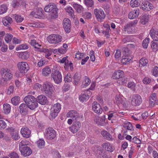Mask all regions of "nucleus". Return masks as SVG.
I'll return each instance as SVG.
<instances>
[{
  "mask_svg": "<svg viewBox=\"0 0 158 158\" xmlns=\"http://www.w3.org/2000/svg\"><path fill=\"white\" fill-rule=\"evenodd\" d=\"M150 35L152 39L155 41H158V30L152 28L150 32Z\"/></svg>",
  "mask_w": 158,
  "mask_h": 158,
  "instance_id": "obj_20",
  "label": "nucleus"
},
{
  "mask_svg": "<svg viewBox=\"0 0 158 158\" xmlns=\"http://www.w3.org/2000/svg\"><path fill=\"white\" fill-rule=\"evenodd\" d=\"M151 47L153 51L156 52L158 50V43L155 42H152Z\"/></svg>",
  "mask_w": 158,
  "mask_h": 158,
  "instance_id": "obj_48",
  "label": "nucleus"
},
{
  "mask_svg": "<svg viewBox=\"0 0 158 158\" xmlns=\"http://www.w3.org/2000/svg\"><path fill=\"white\" fill-rule=\"evenodd\" d=\"M44 136L47 139H54L56 136V132L52 128H47L44 131Z\"/></svg>",
  "mask_w": 158,
  "mask_h": 158,
  "instance_id": "obj_6",
  "label": "nucleus"
},
{
  "mask_svg": "<svg viewBox=\"0 0 158 158\" xmlns=\"http://www.w3.org/2000/svg\"><path fill=\"white\" fill-rule=\"evenodd\" d=\"M22 0H13L11 4V5L14 8H16L20 5L19 2Z\"/></svg>",
  "mask_w": 158,
  "mask_h": 158,
  "instance_id": "obj_57",
  "label": "nucleus"
},
{
  "mask_svg": "<svg viewBox=\"0 0 158 158\" xmlns=\"http://www.w3.org/2000/svg\"><path fill=\"white\" fill-rule=\"evenodd\" d=\"M17 66L20 73H25L29 69L28 64L27 62H19L17 64Z\"/></svg>",
  "mask_w": 158,
  "mask_h": 158,
  "instance_id": "obj_10",
  "label": "nucleus"
},
{
  "mask_svg": "<svg viewBox=\"0 0 158 158\" xmlns=\"http://www.w3.org/2000/svg\"><path fill=\"white\" fill-rule=\"evenodd\" d=\"M54 87L50 82H45L43 84L41 90L44 92L49 97H50L52 94Z\"/></svg>",
  "mask_w": 158,
  "mask_h": 158,
  "instance_id": "obj_5",
  "label": "nucleus"
},
{
  "mask_svg": "<svg viewBox=\"0 0 158 158\" xmlns=\"http://www.w3.org/2000/svg\"><path fill=\"white\" fill-rule=\"evenodd\" d=\"M148 60L145 58H141L139 60V66L141 67L147 66L148 63Z\"/></svg>",
  "mask_w": 158,
  "mask_h": 158,
  "instance_id": "obj_34",
  "label": "nucleus"
},
{
  "mask_svg": "<svg viewBox=\"0 0 158 158\" xmlns=\"http://www.w3.org/2000/svg\"><path fill=\"white\" fill-rule=\"evenodd\" d=\"M44 11L50 13L52 17L56 18L57 15V10L56 5L54 3H49L44 8Z\"/></svg>",
  "mask_w": 158,
  "mask_h": 158,
  "instance_id": "obj_4",
  "label": "nucleus"
},
{
  "mask_svg": "<svg viewBox=\"0 0 158 158\" xmlns=\"http://www.w3.org/2000/svg\"><path fill=\"white\" fill-rule=\"evenodd\" d=\"M123 31L128 34H132L135 32V27H133L129 23L124 26Z\"/></svg>",
  "mask_w": 158,
  "mask_h": 158,
  "instance_id": "obj_19",
  "label": "nucleus"
},
{
  "mask_svg": "<svg viewBox=\"0 0 158 158\" xmlns=\"http://www.w3.org/2000/svg\"><path fill=\"white\" fill-rule=\"evenodd\" d=\"M3 110L5 114H7L10 112L11 107L10 105L6 103L3 105Z\"/></svg>",
  "mask_w": 158,
  "mask_h": 158,
  "instance_id": "obj_42",
  "label": "nucleus"
},
{
  "mask_svg": "<svg viewBox=\"0 0 158 158\" xmlns=\"http://www.w3.org/2000/svg\"><path fill=\"white\" fill-rule=\"evenodd\" d=\"M91 95V92L89 90H87L80 95L79 99L80 101L83 102L88 100Z\"/></svg>",
  "mask_w": 158,
  "mask_h": 158,
  "instance_id": "obj_12",
  "label": "nucleus"
},
{
  "mask_svg": "<svg viewBox=\"0 0 158 158\" xmlns=\"http://www.w3.org/2000/svg\"><path fill=\"white\" fill-rule=\"evenodd\" d=\"M141 0H131L130 5L132 7H137L140 4Z\"/></svg>",
  "mask_w": 158,
  "mask_h": 158,
  "instance_id": "obj_38",
  "label": "nucleus"
},
{
  "mask_svg": "<svg viewBox=\"0 0 158 158\" xmlns=\"http://www.w3.org/2000/svg\"><path fill=\"white\" fill-rule=\"evenodd\" d=\"M140 22L143 25L146 24L148 21L149 16L148 15H144L141 18Z\"/></svg>",
  "mask_w": 158,
  "mask_h": 158,
  "instance_id": "obj_36",
  "label": "nucleus"
},
{
  "mask_svg": "<svg viewBox=\"0 0 158 158\" xmlns=\"http://www.w3.org/2000/svg\"><path fill=\"white\" fill-rule=\"evenodd\" d=\"M51 109L53 110L54 111V110L59 113L61 109V106L60 103H57L54 104Z\"/></svg>",
  "mask_w": 158,
  "mask_h": 158,
  "instance_id": "obj_44",
  "label": "nucleus"
},
{
  "mask_svg": "<svg viewBox=\"0 0 158 158\" xmlns=\"http://www.w3.org/2000/svg\"><path fill=\"white\" fill-rule=\"evenodd\" d=\"M81 127V123L79 122H76L73 123L72 126L69 129L72 132L75 133L78 131Z\"/></svg>",
  "mask_w": 158,
  "mask_h": 158,
  "instance_id": "obj_18",
  "label": "nucleus"
},
{
  "mask_svg": "<svg viewBox=\"0 0 158 158\" xmlns=\"http://www.w3.org/2000/svg\"><path fill=\"white\" fill-rule=\"evenodd\" d=\"M63 25L65 31L67 33H69L71 30V27L70 20L67 18L64 19L63 21Z\"/></svg>",
  "mask_w": 158,
  "mask_h": 158,
  "instance_id": "obj_14",
  "label": "nucleus"
},
{
  "mask_svg": "<svg viewBox=\"0 0 158 158\" xmlns=\"http://www.w3.org/2000/svg\"><path fill=\"white\" fill-rule=\"evenodd\" d=\"M13 16L14 18L15 19L17 23H21L24 19L20 15L15 14L13 15Z\"/></svg>",
  "mask_w": 158,
  "mask_h": 158,
  "instance_id": "obj_49",
  "label": "nucleus"
},
{
  "mask_svg": "<svg viewBox=\"0 0 158 158\" xmlns=\"http://www.w3.org/2000/svg\"><path fill=\"white\" fill-rule=\"evenodd\" d=\"M37 147L41 148L44 147L45 145V142L43 139H39L36 142Z\"/></svg>",
  "mask_w": 158,
  "mask_h": 158,
  "instance_id": "obj_39",
  "label": "nucleus"
},
{
  "mask_svg": "<svg viewBox=\"0 0 158 158\" xmlns=\"http://www.w3.org/2000/svg\"><path fill=\"white\" fill-rule=\"evenodd\" d=\"M51 77L52 78L55 83L56 84H59L62 81V76L59 71L58 67L56 65H55L52 70Z\"/></svg>",
  "mask_w": 158,
  "mask_h": 158,
  "instance_id": "obj_1",
  "label": "nucleus"
},
{
  "mask_svg": "<svg viewBox=\"0 0 158 158\" xmlns=\"http://www.w3.org/2000/svg\"><path fill=\"white\" fill-rule=\"evenodd\" d=\"M38 51L41 52H44L45 53V57L48 59H50V56L51 54L52 51L51 50H49L45 48H40Z\"/></svg>",
  "mask_w": 158,
  "mask_h": 158,
  "instance_id": "obj_32",
  "label": "nucleus"
},
{
  "mask_svg": "<svg viewBox=\"0 0 158 158\" xmlns=\"http://www.w3.org/2000/svg\"><path fill=\"white\" fill-rule=\"evenodd\" d=\"M123 71L121 70L115 71L113 73L112 77L114 79H119L122 78L123 75Z\"/></svg>",
  "mask_w": 158,
  "mask_h": 158,
  "instance_id": "obj_21",
  "label": "nucleus"
},
{
  "mask_svg": "<svg viewBox=\"0 0 158 158\" xmlns=\"http://www.w3.org/2000/svg\"><path fill=\"white\" fill-rule=\"evenodd\" d=\"M14 90V87L12 85L10 86L6 92V94L8 95H10L12 94Z\"/></svg>",
  "mask_w": 158,
  "mask_h": 158,
  "instance_id": "obj_63",
  "label": "nucleus"
},
{
  "mask_svg": "<svg viewBox=\"0 0 158 158\" xmlns=\"http://www.w3.org/2000/svg\"><path fill=\"white\" fill-rule=\"evenodd\" d=\"M21 133L24 137L28 138L31 134L30 130L27 127H23L21 130Z\"/></svg>",
  "mask_w": 158,
  "mask_h": 158,
  "instance_id": "obj_23",
  "label": "nucleus"
},
{
  "mask_svg": "<svg viewBox=\"0 0 158 158\" xmlns=\"http://www.w3.org/2000/svg\"><path fill=\"white\" fill-rule=\"evenodd\" d=\"M114 100L118 105L125 104L126 99L120 94H117L114 98Z\"/></svg>",
  "mask_w": 158,
  "mask_h": 158,
  "instance_id": "obj_13",
  "label": "nucleus"
},
{
  "mask_svg": "<svg viewBox=\"0 0 158 158\" xmlns=\"http://www.w3.org/2000/svg\"><path fill=\"white\" fill-rule=\"evenodd\" d=\"M51 73V70L50 67L47 66L43 68L42 71V75L45 77L48 76Z\"/></svg>",
  "mask_w": 158,
  "mask_h": 158,
  "instance_id": "obj_30",
  "label": "nucleus"
},
{
  "mask_svg": "<svg viewBox=\"0 0 158 158\" xmlns=\"http://www.w3.org/2000/svg\"><path fill=\"white\" fill-rule=\"evenodd\" d=\"M64 81L65 82H71L72 81V76L70 73H68L64 77Z\"/></svg>",
  "mask_w": 158,
  "mask_h": 158,
  "instance_id": "obj_54",
  "label": "nucleus"
},
{
  "mask_svg": "<svg viewBox=\"0 0 158 158\" xmlns=\"http://www.w3.org/2000/svg\"><path fill=\"white\" fill-rule=\"evenodd\" d=\"M141 96L138 94H134L131 97V103L133 106H138L142 103Z\"/></svg>",
  "mask_w": 158,
  "mask_h": 158,
  "instance_id": "obj_9",
  "label": "nucleus"
},
{
  "mask_svg": "<svg viewBox=\"0 0 158 158\" xmlns=\"http://www.w3.org/2000/svg\"><path fill=\"white\" fill-rule=\"evenodd\" d=\"M149 38H146L143 41L142 46L144 48H147L148 44L149 42Z\"/></svg>",
  "mask_w": 158,
  "mask_h": 158,
  "instance_id": "obj_58",
  "label": "nucleus"
},
{
  "mask_svg": "<svg viewBox=\"0 0 158 158\" xmlns=\"http://www.w3.org/2000/svg\"><path fill=\"white\" fill-rule=\"evenodd\" d=\"M48 42L52 44H57L62 41V37L56 34H51L47 38Z\"/></svg>",
  "mask_w": 158,
  "mask_h": 158,
  "instance_id": "obj_7",
  "label": "nucleus"
},
{
  "mask_svg": "<svg viewBox=\"0 0 158 158\" xmlns=\"http://www.w3.org/2000/svg\"><path fill=\"white\" fill-rule=\"evenodd\" d=\"M106 118L105 116L102 117H98L95 120L96 123L98 125L103 126L105 125L106 122L105 120Z\"/></svg>",
  "mask_w": 158,
  "mask_h": 158,
  "instance_id": "obj_24",
  "label": "nucleus"
},
{
  "mask_svg": "<svg viewBox=\"0 0 158 158\" xmlns=\"http://www.w3.org/2000/svg\"><path fill=\"white\" fill-rule=\"evenodd\" d=\"M92 110L95 113L101 114L102 112V109L99 104L96 102H94L92 105Z\"/></svg>",
  "mask_w": 158,
  "mask_h": 158,
  "instance_id": "obj_16",
  "label": "nucleus"
},
{
  "mask_svg": "<svg viewBox=\"0 0 158 158\" xmlns=\"http://www.w3.org/2000/svg\"><path fill=\"white\" fill-rule=\"evenodd\" d=\"M38 102L40 104L45 105L47 102V98L45 96L41 95L38 96L37 98Z\"/></svg>",
  "mask_w": 158,
  "mask_h": 158,
  "instance_id": "obj_27",
  "label": "nucleus"
},
{
  "mask_svg": "<svg viewBox=\"0 0 158 158\" xmlns=\"http://www.w3.org/2000/svg\"><path fill=\"white\" fill-rule=\"evenodd\" d=\"M28 42L32 46L34 47L35 48L38 49V51L39 50L41 46V45L39 44L36 40L34 39H31Z\"/></svg>",
  "mask_w": 158,
  "mask_h": 158,
  "instance_id": "obj_35",
  "label": "nucleus"
},
{
  "mask_svg": "<svg viewBox=\"0 0 158 158\" xmlns=\"http://www.w3.org/2000/svg\"><path fill=\"white\" fill-rule=\"evenodd\" d=\"M152 75L156 77H158V67L157 66L155 67L152 72Z\"/></svg>",
  "mask_w": 158,
  "mask_h": 158,
  "instance_id": "obj_61",
  "label": "nucleus"
},
{
  "mask_svg": "<svg viewBox=\"0 0 158 158\" xmlns=\"http://www.w3.org/2000/svg\"><path fill=\"white\" fill-rule=\"evenodd\" d=\"M102 147L105 150L110 152H112L114 150L112 145L108 142L103 143L102 145Z\"/></svg>",
  "mask_w": 158,
  "mask_h": 158,
  "instance_id": "obj_28",
  "label": "nucleus"
},
{
  "mask_svg": "<svg viewBox=\"0 0 158 158\" xmlns=\"http://www.w3.org/2000/svg\"><path fill=\"white\" fill-rule=\"evenodd\" d=\"M19 150L22 155L25 156L30 155L32 152L31 148L27 146H25L23 148H20Z\"/></svg>",
  "mask_w": 158,
  "mask_h": 158,
  "instance_id": "obj_17",
  "label": "nucleus"
},
{
  "mask_svg": "<svg viewBox=\"0 0 158 158\" xmlns=\"http://www.w3.org/2000/svg\"><path fill=\"white\" fill-rule=\"evenodd\" d=\"M7 7L6 5L2 4L0 5V15L5 13L7 11Z\"/></svg>",
  "mask_w": 158,
  "mask_h": 158,
  "instance_id": "obj_45",
  "label": "nucleus"
},
{
  "mask_svg": "<svg viewBox=\"0 0 158 158\" xmlns=\"http://www.w3.org/2000/svg\"><path fill=\"white\" fill-rule=\"evenodd\" d=\"M135 86L136 84L134 82H129L127 85V87L133 90H135Z\"/></svg>",
  "mask_w": 158,
  "mask_h": 158,
  "instance_id": "obj_52",
  "label": "nucleus"
},
{
  "mask_svg": "<svg viewBox=\"0 0 158 158\" xmlns=\"http://www.w3.org/2000/svg\"><path fill=\"white\" fill-rule=\"evenodd\" d=\"M28 143L29 142L26 140H22L19 144V149L20 150V148H23L24 147L23 146L28 144Z\"/></svg>",
  "mask_w": 158,
  "mask_h": 158,
  "instance_id": "obj_60",
  "label": "nucleus"
},
{
  "mask_svg": "<svg viewBox=\"0 0 158 158\" xmlns=\"http://www.w3.org/2000/svg\"><path fill=\"white\" fill-rule=\"evenodd\" d=\"M31 15L36 18L39 19L41 18L43 15L42 11L41 9L40 10L39 9L37 10L36 12L32 11L31 13Z\"/></svg>",
  "mask_w": 158,
  "mask_h": 158,
  "instance_id": "obj_33",
  "label": "nucleus"
},
{
  "mask_svg": "<svg viewBox=\"0 0 158 158\" xmlns=\"http://www.w3.org/2000/svg\"><path fill=\"white\" fill-rule=\"evenodd\" d=\"M127 81V79L125 77H122L119 78L117 81V83L120 85H123Z\"/></svg>",
  "mask_w": 158,
  "mask_h": 158,
  "instance_id": "obj_53",
  "label": "nucleus"
},
{
  "mask_svg": "<svg viewBox=\"0 0 158 158\" xmlns=\"http://www.w3.org/2000/svg\"><path fill=\"white\" fill-rule=\"evenodd\" d=\"M20 97L18 96H15L11 100L12 103L14 105H17L19 102Z\"/></svg>",
  "mask_w": 158,
  "mask_h": 158,
  "instance_id": "obj_46",
  "label": "nucleus"
},
{
  "mask_svg": "<svg viewBox=\"0 0 158 158\" xmlns=\"http://www.w3.org/2000/svg\"><path fill=\"white\" fill-rule=\"evenodd\" d=\"M78 114L75 110H72L69 112L67 114V117L68 118H75L77 117Z\"/></svg>",
  "mask_w": 158,
  "mask_h": 158,
  "instance_id": "obj_40",
  "label": "nucleus"
},
{
  "mask_svg": "<svg viewBox=\"0 0 158 158\" xmlns=\"http://www.w3.org/2000/svg\"><path fill=\"white\" fill-rule=\"evenodd\" d=\"M24 100L30 109L33 110L38 107L37 100L34 96L28 95L25 97Z\"/></svg>",
  "mask_w": 158,
  "mask_h": 158,
  "instance_id": "obj_2",
  "label": "nucleus"
},
{
  "mask_svg": "<svg viewBox=\"0 0 158 158\" xmlns=\"http://www.w3.org/2000/svg\"><path fill=\"white\" fill-rule=\"evenodd\" d=\"M12 19L9 16L5 17L2 19L3 23L5 26H10L12 23Z\"/></svg>",
  "mask_w": 158,
  "mask_h": 158,
  "instance_id": "obj_26",
  "label": "nucleus"
},
{
  "mask_svg": "<svg viewBox=\"0 0 158 158\" xmlns=\"http://www.w3.org/2000/svg\"><path fill=\"white\" fill-rule=\"evenodd\" d=\"M94 13L98 21H102L105 17V15L102 10L101 8L95 9Z\"/></svg>",
  "mask_w": 158,
  "mask_h": 158,
  "instance_id": "obj_11",
  "label": "nucleus"
},
{
  "mask_svg": "<svg viewBox=\"0 0 158 158\" xmlns=\"http://www.w3.org/2000/svg\"><path fill=\"white\" fill-rule=\"evenodd\" d=\"M68 61L69 60L66 57H64L62 59H60L58 60V62L60 63H64L65 65H67V64H68Z\"/></svg>",
  "mask_w": 158,
  "mask_h": 158,
  "instance_id": "obj_62",
  "label": "nucleus"
},
{
  "mask_svg": "<svg viewBox=\"0 0 158 158\" xmlns=\"http://www.w3.org/2000/svg\"><path fill=\"white\" fill-rule=\"evenodd\" d=\"M28 48V46L27 44H24L19 45L17 46L16 48V50L18 51L21 50L27 49Z\"/></svg>",
  "mask_w": 158,
  "mask_h": 158,
  "instance_id": "obj_47",
  "label": "nucleus"
},
{
  "mask_svg": "<svg viewBox=\"0 0 158 158\" xmlns=\"http://www.w3.org/2000/svg\"><path fill=\"white\" fill-rule=\"evenodd\" d=\"M58 113L56 112L52 109L51 110V112L50 113V118L51 119H54L57 115Z\"/></svg>",
  "mask_w": 158,
  "mask_h": 158,
  "instance_id": "obj_56",
  "label": "nucleus"
},
{
  "mask_svg": "<svg viewBox=\"0 0 158 158\" xmlns=\"http://www.w3.org/2000/svg\"><path fill=\"white\" fill-rule=\"evenodd\" d=\"M119 115L118 114L117 115L116 113H110L108 114V119L109 120H111L112 119H114L117 116Z\"/></svg>",
  "mask_w": 158,
  "mask_h": 158,
  "instance_id": "obj_59",
  "label": "nucleus"
},
{
  "mask_svg": "<svg viewBox=\"0 0 158 158\" xmlns=\"http://www.w3.org/2000/svg\"><path fill=\"white\" fill-rule=\"evenodd\" d=\"M151 81V79L148 77H145L143 80V83L146 85L149 84Z\"/></svg>",
  "mask_w": 158,
  "mask_h": 158,
  "instance_id": "obj_64",
  "label": "nucleus"
},
{
  "mask_svg": "<svg viewBox=\"0 0 158 158\" xmlns=\"http://www.w3.org/2000/svg\"><path fill=\"white\" fill-rule=\"evenodd\" d=\"M1 74L2 78L5 80H10L12 78V73L11 71L7 69H2L1 71Z\"/></svg>",
  "mask_w": 158,
  "mask_h": 158,
  "instance_id": "obj_8",
  "label": "nucleus"
},
{
  "mask_svg": "<svg viewBox=\"0 0 158 158\" xmlns=\"http://www.w3.org/2000/svg\"><path fill=\"white\" fill-rule=\"evenodd\" d=\"M102 135L107 140L110 141L112 140L111 135L106 131H102L101 132Z\"/></svg>",
  "mask_w": 158,
  "mask_h": 158,
  "instance_id": "obj_37",
  "label": "nucleus"
},
{
  "mask_svg": "<svg viewBox=\"0 0 158 158\" xmlns=\"http://www.w3.org/2000/svg\"><path fill=\"white\" fill-rule=\"evenodd\" d=\"M28 107L24 103L21 104L19 106L20 112L23 115H26L28 112Z\"/></svg>",
  "mask_w": 158,
  "mask_h": 158,
  "instance_id": "obj_29",
  "label": "nucleus"
},
{
  "mask_svg": "<svg viewBox=\"0 0 158 158\" xmlns=\"http://www.w3.org/2000/svg\"><path fill=\"white\" fill-rule=\"evenodd\" d=\"M123 126L126 129L128 130L132 131L133 127L132 124L130 123L127 121H125L123 124Z\"/></svg>",
  "mask_w": 158,
  "mask_h": 158,
  "instance_id": "obj_41",
  "label": "nucleus"
},
{
  "mask_svg": "<svg viewBox=\"0 0 158 158\" xmlns=\"http://www.w3.org/2000/svg\"><path fill=\"white\" fill-rule=\"evenodd\" d=\"M73 7L79 13H81L83 10V8L81 5L76 3L73 4Z\"/></svg>",
  "mask_w": 158,
  "mask_h": 158,
  "instance_id": "obj_43",
  "label": "nucleus"
},
{
  "mask_svg": "<svg viewBox=\"0 0 158 158\" xmlns=\"http://www.w3.org/2000/svg\"><path fill=\"white\" fill-rule=\"evenodd\" d=\"M131 52L127 48H124L121 59V63L125 64H129L133 59Z\"/></svg>",
  "mask_w": 158,
  "mask_h": 158,
  "instance_id": "obj_3",
  "label": "nucleus"
},
{
  "mask_svg": "<svg viewBox=\"0 0 158 158\" xmlns=\"http://www.w3.org/2000/svg\"><path fill=\"white\" fill-rule=\"evenodd\" d=\"M84 3L88 7H92L94 6V2L92 0H84Z\"/></svg>",
  "mask_w": 158,
  "mask_h": 158,
  "instance_id": "obj_50",
  "label": "nucleus"
},
{
  "mask_svg": "<svg viewBox=\"0 0 158 158\" xmlns=\"http://www.w3.org/2000/svg\"><path fill=\"white\" fill-rule=\"evenodd\" d=\"M17 55L19 57L22 59H26L29 57V53L27 51L23 52H17Z\"/></svg>",
  "mask_w": 158,
  "mask_h": 158,
  "instance_id": "obj_31",
  "label": "nucleus"
},
{
  "mask_svg": "<svg viewBox=\"0 0 158 158\" xmlns=\"http://www.w3.org/2000/svg\"><path fill=\"white\" fill-rule=\"evenodd\" d=\"M139 13V10L135 9L131 11L128 15L129 19H133L138 17Z\"/></svg>",
  "mask_w": 158,
  "mask_h": 158,
  "instance_id": "obj_22",
  "label": "nucleus"
},
{
  "mask_svg": "<svg viewBox=\"0 0 158 158\" xmlns=\"http://www.w3.org/2000/svg\"><path fill=\"white\" fill-rule=\"evenodd\" d=\"M153 7L152 4L146 1L142 2L140 6V8L143 10L146 11H149Z\"/></svg>",
  "mask_w": 158,
  "mask_h": 158,
  "instance_id": "obj_15",
  "label": "nucleus"
},
{
  "mask_svg": "<svg viewBox=\"0 0 158 158\" xmlns=\"http://www.w3.org/2000/svg\"><path fill=\"white\" fill-rule=\"evenodd\" d=\"M65 11L72 16L73 15L74 11L72 7L67 6L65 8Z\"/></svg>",
  "mask_w": 158,
  "mask_h": 158,
  "instance_id": "obj_55",
  "label": "nucleus"
},
{
  "mask_svg": "<svg viewBox=\"0 0 158 158\" xmlns=\"http://www.w3.org/2000/svg\"><path fill=\"white\" fill-rule=\"evenodd\" d=\"M12 37L13 35L11 34H7L5 37L4 40L7 43H9L11 41Z\"/></svg>",
  "mask_w": 158,
  "mask_h": 158,
  "instance_id": "obj_51",
  "label": "nucleus"
},
{
  "mask_svg": "<svg viewBox=\"0 0 158 158\" xmlns=\"http://www.w3.org/2000/svg\"><path fill=\"white\" fill-rule=\"evenodd\" d=\"M10 135L12 138L15 140L18 139L19 138V132L18 131L15 130L13 128H10Z\"/></svg>",
  "mask_w": 158,
  "mask_h": 158,
  "instance_id": "obj_25",
  "label": "nucleus"
}]
</instances>
